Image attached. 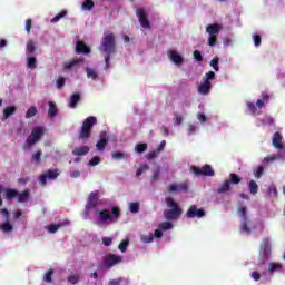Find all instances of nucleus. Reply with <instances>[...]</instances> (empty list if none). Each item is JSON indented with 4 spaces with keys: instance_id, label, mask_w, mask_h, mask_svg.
Segmentation results:
<instances>
[{
    "instance_id": "603ef678",
    "label": "nucleus",
    "mask_w": 285,
    "mask_h": 285,
    "mask_svg": "<svg viewBox=\"0 0 285 285\" xmlns=\"http://www.w3.org/2000/svg\"><path fill=\"white\" fill-rule=\"evenodd\" d=\"M264 175V166H258L257 169L254 171V176L256 179H259Z\"/></svg>"
},
{
    "instance_id": "680f3d73",
    "label": "nucleus",
    "mask_w": 285,
    "mask_h": 285,
    "mask_svg": "<svg viewBox=\"0 0 285 285\" xmlns=\"http://www.w3.org/2000/svg\"><path fill=\"white\" fill-rule=\"evenodd\" d=\"M68 282H69V284H78V283H79V276H77V275H70V276L68 277Z\"/></svg>"
},
{
    "instance_id": "a211bd4d",
    "label": "nucleus",
    "mask_w": 285,
    "mask_h": 285,
    "mask_svg": "<svg viewBox=\"0 0 285 285\" xmlns=\"http://www.w3.org/2000/svg\"><path fill=\"white\" fill-rule=\"evenodd\" d=\"M18 204H26V202L30 200V190L29 189H24L21 193L18 191Z\"/></svg>"
},
{
    "instance_id": "39448f33",
    "label": "nucleus",
    "mask_w": 285,
    "mask_h": 285,
    "mask_svg": "<svg viewBox=\"0 0 285 285\" xmlns=\"http://www.w3.org/2000/svg\"><path fill=\"white\" fill-rule=\"evenodd\" d=\"M222 30V24H209L206 27V32H208V46L213 48L217 43V35H219V31Z\"/></svg>"
},
{
    "instance_id": "de8ad7c7",
    "label": "nucleus",
    "mask_w": 285,
    "mask_h": 285,
    "mask_svg": "<svg viewBox=\"0 0 285 285\" xmlns=\"http://www.w3.org/2000/svg\"><path fill=\"white\" fill-rule=\"evenodd\" d=\"M41 155H42V151H41V149H39L36 154L32 155L31 159L33 161H36V164H40L41 163Z\"/></svg>"
},
{
    "instance_id": "aec40b11",
    "label": "nucleus",
    "mask_w": 285,
    "mask_h": 285,
    "mask_svg": "<svg viewBox=\"0 0 285 285\" xmlns=\"http://www.w3.org/2000/svg\"><path fill=\"white\" fill-rule=\"evenodd\" d=\"M210 88H213V85L204 80V82L198 86V92L199 95H208L210 92Z\"/></svg>"
},
{
    "instance_id": "bb28decb",
    "label": "nucleus",
    "mask_w": 285,
    "mask_h": 285,
    "mask_svg": "<svg viewBox=\"0 0 285 285\" xmlns=\"http://www.w3.org/2000/svg\"><path fill=\"white\" fill-rule=\"evenodd\" d=\"M248 188H249L250 195H257V193L259 190V185H257V183L255 180H250L248 183Z\"/></svg>"
},
{
    "instance_id": "2eb2a0df",
    "label": "nucleus",
    "mask_w": 285,
    "mask_h": 285,
    "mask_svg": "<svg viewBox=\"0 0 285 285\" xmlns=\"http://www.w3.org/2000/svg\"><path fill=\"white\" fill-rule=\"evenodd\" d=\"M98 204H99V190L91 191L88 197L89 208H97Z\"/></svg>"
},
{
    "instance_id": "f8f14e48",
    "label": "nucleus",
    "mask_w": 285,
    "mask_h": 285,
    "mask_svg": "<svg viewBox=\"0 0 285 285\" xmlns=\"http://www.w3.org/2000/svg\"><path fill=\"white\" fill-rule=\"evenodd\" d=\"M124 262V256H119L117 254H108L106 266L107 268H112V266H117V264H121Z\"/></svg>"
},
{
    "instance_id": "e433bc0d",
    "label": "nucleus",
    "mask_w": 285,
    "mask_h": 285,
    "mask_svg": "<svg viewBox=\"0 0 285 285\" xmlns=\"http://www.w3.org/2000/svg\"><path fill=\"white\" fill-rule=\"evenodd\" d=\"M86 72H87L88 79H92L94 81L98 77L97 71H95V69H92V68H87Z\"/></svg>"
},
{
    "instance_id": "0eeeda50",
    "label": "nucleus",
    "mask_w": 285,
    "mask_h": 285,
    "mask_svg": "<svg viewBox=\"0 0 285 285\" xmlns=\"http://www.w3.org/2000/svg\"><path fill=\"white\" fill-rule=\"evenodd\" d=\"M43 135V127H35L31 134L27 137L26 144L27 146L31 147L37 144L41 139Z\"/></svg>"
},
{
    "instance_id": "4be33fe9",
    "label": "nucleus",
    "mask_w": 285,
    "mask_h": 285,
    "mask_svg": "<svg viewBox=\"0 0 285 285\" xmlns=\"http://www.w3.org/2000/svg\"><path fill=\"white\" fill-rule=\"evenodd\" d=\"M14 112H17V107L16 106L6 107L3 109L2 121H6V119H10V117H12V115H14Z\"/></svg>"
},
{
    "instance_id": "f3484780",
    "label": "nucleus",
    "mask_w": 285,
    "mask_h": 285,
    "mask_svg": "<svg viewBox=\"0 0 285 285\" xmlns=\"http://www.w3.org/2000/svg\"><path fill=\"white\" fill-rule=\"evenodd\" d=\"M88 153H90V147L88 146H82V147H76L71 154L75 156V157H83L85 155H88Z\"/></svg>"
},
{
    "instance_id": "5fc2aeb1",
    "label": "nucleus",
    "mask_w": 285,
    "mask_h": 285,
    "mask_svg": "<svg viewBox=\"0 0 285 285\" xmlns=\"http://www.w3.org/2000/svg\"><path fill=\"white\" fill-rule=\"evenodd\" d=\"M101 163V158L99 156H95L89 160V166H98Z\"/></svg>"
},
{
    "instance_id": "f257e3e1",
    "label": "nucleus",
    "mask_w": 285,
    "mask_h": 285,
    "mask_svg": "<svg viewBox=\"0 0 285 285\" xmlns=\"http://www.w3.org/2000/svg\"><path fill=\"white\" fill-rule=\"evenodd\" d=\"M100 52H106L105 62L106 66L110 63L111 55L117 52V41L115 39V33H108L102 38L101 46L99 48Z\"/></svg>"
},
{
    "instance_id": "052dcab7",
    "label": "nucleus",
    "mask_w": 285,
    "mask_h": 285,
    "mask_svg": "<svg viewBox=\"0 0 285 285\" xmlns=\"http://www.w3.org/2000/svg\"><path fill=\"white\" fill-rule=\"evenodd\" d=\"M168 193H179V186L177 184L169 185Z\"/></svg>"
},
{
    "instance_id": "864d4df0",
    "label": "nucleus",
    "mask_w": 285,
    "mask_h": 285,
    "mask_svg": "<svg viewBox=\"0 0 285 285\" xmlns=\"http://www.w3.org/2000/svg\"><path fill=\"white\" fill-rule=\"evenodd\" d=\"M253 39H254L255 47L259 48L262 46V36L256 33L253 36Z\"/></svg>"
},
{
    "instance_id": "393cba45",
    "label": "nucleus",
    "mask_w": 285,
    "mask_h": 285,
    "mask_svg": "<svg viewBox=\"0 0 285 285\" xmlns=\"http://www.w3.org/2000/svg\"><path fill=\"white\" fill-rule=\"evenodd\" d=\"M82 61H83V59L77 58V59L70 60L68 62H65V69L72 70V68H75V66H79Z\"/></svg>"
},
{
    "instance_id": "8fccbe9b",
    "label": "nucleus",
    "mask_w": 285,
    "mask_h": 285,
    "mask_svg": "<svg viewBox=\"0 0 285 285\" xmlns=\"http://www.w3.org/2000/svg\"><path fill=\"white\" fill-rule=\"evenodd\" d=\"M129 210L134 214L139 213V203H130Z\"/></svg>"
},
{
    "instance_id": "37998d69",
    "label": "nucleus",
    "mask_w": 285,
    "mask_h": 285,
    "mask_svg": "<svg viewBox=\"0 0 285 285\" xmlns=\"http://www.w3.org/2000/svg\"><path fill=\"white\" fill-rule=\"evenodd\" d=\"M53 271L49 269L46 272V274L43 275V282L50 283L52 282V275H53Z\"/></svg>"
},
{
    "instance_id": "412c9836",
    "label": "nucleus",
    "mask_w": 285,
    "mask_h": 285,
    "mask_svg": "<svg viewBox=\"0 0 285 285\" xmlns=\"http://www.w3.org/2000/svg\"><path fill=\"white\" fill-rule=\"evenodd\" d=\"M48 106H49V109H48L47 115H48L49 119L57 117V115L59 112V108H57V104L49 101Z\"/></svg>"
},
{
    "instance_id": "ea45409f",
    "label": "nucleus",
    "mask_w": 285,
    "mask_h": 285,
    "mask_svg": "<svg viewBox=\"0 0 285 285\" xmlns=\"http://www.w3.org/2000/svg\"><path fill=\"white\" fill-rule=\"evenodd\" d=\"M268 271H271V273H275V271H282V264L279 263H271Z\"/></svg>"
},
{
    "instance_id": "f704fd0d",
    "label": "nucleus",
    "mask_w": 285,
    "mask_h": 285,
    "mask_svg": "<svg viewBox=\"0 0 285 285\" xmlns=\"http://www.w3.org/2000/svg\"><path fill=\"white\" fill-rule=\"evenodd\" d=\"M277 159H282V155L279 154H272L264 158V161L271 163V161H277Z\"/></svg>"
},
{
    "instance_id": "72a5a7b5",
    "label": "nucleus",
    "mask_w": 285,
    "mask_h": 285,
    "mask_svg": "<svg viewBox=\"0 0 285 285\" xmlns=\"http://www.w3.org/2000/svg\"><path fill=\"white\" fill-rule=\"evenodd\" d=\"M95 8V1L85 0L82 3V10H92Z\"/></svg>"
},
{
    "instance_id": "13d9d810",
    "label": "nucleus",
    "mask_w": 285,
    "mask_h": 285,
    "mask_svg": "<svg viewBox=\"0 0 285 285\" xmlns=\"http://www.w3.org/2000/svg\"><path fill=\"white\" fill-rule=\"evenodd\" d=\"M153 239H154V237L151 234L141 236V242H144V244H150V243H153Z\"/></svg>"
},
{
    "instance_id": "69168bd1",
    "label": "nucleus",
    "mask_w": 285,
    "mask_h": 285,
    "mask_svg": "<svg viewBox=\"0 0 285 285\" xmlns=\"http://www.w3.org/2000/svg\"><path fill=\"white\" fill-rule=\"evenodd\" d=\"M247 108H248V110H250V112H252L253 115H255V114L257 112V106H256L254 102H249V104L247 105Z\"/></svg>"
},
{
    "instance_id": "473e14b6",
    "label": "nucleus",
    "mask_w": 285,
    "mask_h": 285,
    "mask_svg": "<svg viewBox=\"0 0 285 285\" xmlns=\"http://www.w3.org/2000/svg\"><path fill=\"white\" fill-rule=\"evenodd\" d=\"M37 115V107L31 106L26 112V119H32Z\"/></svg>"
},
{
    "instance_id": "e2e57ef3",
    "label": "nucleus",
    "mask_w": 285,
    "mask_h": 285,
    "mask_svg": "<svg viewBox=\"0 0 285 285\" xmlns=\"http://www.w3.org/2000/svg\"><path fill=\"white\" fill-rule=\"evenodd\" d=\"M121 282H124V277H119L117 279H111L108 282V285H121Z\"/></svg>"
},
{
    "instance_id": "423d86ee",
    "label": "nucleus",
    "mask_w": 285,
    "mask_h": 285,
    "mask_svg": "<svg viewBox=\"0 0 285 285\" xmlns=\"http://www.w3.org/2000/svg\"><path fill=\"white\" fill-rule=\"evenodd\" d=\"M191 170L196 177H215V170L210 165H205L203 168L191 166Z\"/></svg>"
},
{
    "instance_id": "dca6fc26",
    "label": "nucleus",
    "mask_w": 285,
    "mask_h": 285,
    "mask_svg": "<svg viewBox=\"0 0 285 285\" xmlns=\"http://www.w3.org/2000/svg\"><path fill=\"white\" fill-rule=\"evenodd\" d=\"M90 47H88V45H86V42L83 41H78L76 43V53L77 55H90Z\"/></svg>"
},
{
    "instance_id": "0e129e2a",
    "label": "nucleus",
    "mask_w": 285,
    "mask_h": 285,
    "mask_svg": "<svg viewBox=\"0 0 285 285\" xmlns=\"http://www.w3.org/2000/svg\"><path fill=\"white\" fill-rule=\"evenodd\" d=\"M186 190H188V184L181 183L178 185V193H186Z\"/></svg>"
},
{
    "instance_id": "ddd939ff",
    "label": "nucleus",
    "mask_w": 285,
    "mask_h": 285,
    "mask_svg": "<svg viewBox=\"0 0 285 285\" xmlns=\"http://www.w3.org/2000/svg\"><path fill=\"white\" fill-rule=\"evenodd\" d=\"M107 146H108V134L106 131H101L99 135V140L96 144V148L101 153L106 150Z\"/></svg>"
},
{
    "instance_id": "1a4fd4ad",
    "label": "nucleus",
    "mask_w": 285,
    "mask_h": 285,
    "mask_svg": "<svg viewBox=\"0 0 285 285\" xmlns=\"http://www.w3.org/2000/svg\"><path fill=\"white\" fill-rule=\"evenodd\" d=\"M136 16L138 17L141 28H145V30H150V21L148 20V16H146V9L142 7L138 8Z\"/></svg>"
},
{
    "instance_id": "c756f323",
    "label": "nucleus",
    "mask_w": 285,
    "mask_h": 285,
    "mask_svg": "<svg viewBox=\"0 0 285 285\" xmlns=\"http://www.w3.org/2000/svg\"><path fill=\"white\" fill-rule=\"evenodd\" d=\"M27 68H29L30 70H35L37 68V58L36 57L27 58Z\"/></svg>"
},
{
    "instance_id": "a18cd8bd",
    "label": "nucleus",
    "mask_w": 285,
    "mask_h": 285,
    "mask_svg": "<svg viewBox=\"0 0 285 285\" xmlns=\"http://www.w3.org/2000/svg\"><path fill=\"white\" fill-rule=\"evenodd\" d=\"M215 79V72L214 71H208L205 73L204 81H207V83H210Z\"/></svg>"
},
{
    "instance_id": "cd10ccee",
    "label": "nucleus",
    "mask_w": 285,
    "mask_h": 285,
    "mask_svg": "<svg viewBox=\"0 0 285 285\" xmlns=\"http://www.w3.org/2000/svg\"><path fill=\"white\" fill-rule=\"evenodd\" d=\"M6 193V199H14V197H18L19 190L8 188L4 190Z\"/></svg>"
},
{
    "instance_id": "6ab92c4d",
    "label": "nucleus",
    "mask_w": 285,
    "mask_h": 285,
    "mask_svg": "<svg viewBox=\"0 0 285 285\" xmlns=\"http://www.w3.org/2000/svg\"><path fill=\"white\" fill-rule=\"evenodd\" d=\"M246 210H248L246 204L244 202H239L237 207V215H239L242 219H248V214Z\"/></svg>"
},
{
    "instance_id": "a19ab883",
    "label": "nucleus",
    "mask_w": 285,
    "mask_h": 285,
    "mask_svg": "<svg viewBox=\"0 0 285 285\" xmlns=\"http://www.w3.org/2000/svg\"><path fill=\"white\" fill-rule=\"evenodd\" d=\"M160 230H171L173 223L170 222H164L159 225Z\"/></svg>"
},
{
    "instance_id": "9b49d317",
    "label": "nucleus",
    "mask_w": 285,
    "mask_h": 285,
    "mask_svg": "<svg viewBox=\"0 0 285 285\" xmlns=\"http://www.w3.org/2000/svg\"><path fill=\"white\" fill-rule=\"evenodd\" d=\"M282 141H284V137L279 131H276L272 138V146H274L276 150H283V155H285L284 142Z\"/></svg>"
},
{
    "instance_id": "20e7f679",
    "label": "nucleus",
    "mask_w": 285,
    "mask_h": 285,
    "mask_svg": "<svg viewBox=\"0 0 285 285\" xmlns=\"http://www.w3.org/2000/svg\"><path fill=\"white\" fill-rule=\"evenodd\" d=\"M97 124V117L90 116L86 118L82 122L80 132L78 135V139L80 141H86V139H90V135L92 132V127Z\"/></svg>"
},
{
    "instance_id": "a878e982",
    "label": "nucleus",
    "mask_w": 285,
    "mask_h": 285,
    "mask_svg": "<svg viewBox=\"0 0 285 285\" xmlns=\"http://www.w3.org/2000/svg\"><path fill=\"white\" fill-rule=\"evenodd\" d=\"M35 50H37V47L35 46L33 40H28L27 41V47H26V55L30 57V55L35 53Z\"/></svg>"
},
{
    "instance_id": "7ed1b4c3",
    "label": "nucleus",
    "mask_w": 285,
    "mask_h": 285,
    "mask_svg": "<svg viewBox=\"0 0 285 285\" xmlns=\"http://www.w3.org/2000/svg\"><path fill=\"white\" fill-rule=\"evenodd\" d=\"M165 202L167 204V208H171L164 212L165 219H167V222H175V219H179V217H181L183 210L177 202H175L173 197H167Z\"/></svg>"
},
{
    "instance_id": "c9c22d12",
    "label": "nucleus",
    "mask_w": 285,
    "mask_h": 285,
    "mask_svg": "<svg viewBox=\"0 0 285 285\" xmlns=\"http://www.w3.org/2000/svg\"><path fill=\"white\" fill-rule=\"evenodd\" d=\"M210 66L212 68L215 70V72H219V57H215L212 61H210Z\"/></svg>"
},
{
    "instance_id": "4468645a",
    "label": "nucleus",
    "mask_w": 285,
    "mask_h": 285,
    "mask_svg": "<svg viewBox=\"0 0 285 285\" xmlns=\"http://www.w3.org/2000/svg\"><path fill=\"white\" fill-rule=\"evenodd\" d=\"M167 56L170 59V61H173V63H175V66L184 65V57H181V55H179L177 51L169 50V51H167Z\"/></svg>"
},
{
    "instance_id": "79ce46f5",
    "label": "nucleus",
    "mask_w": 285,
    "mask_h": 285,
    "mask_svg": "<svg viewBox=\"0 0 285 285\" xmlns=\"http://www.w3.org/2000/svg\"><path fill=\"white\" fill-rule=\"evenodd\" d=\"M230 184H235V185H237V184H239L240 181H242V177H239V175H237V174H230Z\"/></svg>"
},
{
    "instance_id": "58836bf2",
    "label": "nucleus",
    "mask_w": 285,
    "mask_h": 285,
    "mask_svg": "<svg viewBox=\"0 0 285 285\" xmlns=\"http://www.w3.org/2000/svg\"><path fill=\"white\" fill-rule=\"evenodd\" d=\"M0 228H1V230L3 232V233H10V232H12V225L10 224V222H6L4 224H2L1 226H0Z\"/></svg>"
},
{
    "instance_id": "b1692460",
    "label": "nucleus",
    "mask_w": 285,
    "mask_h": 285,
    "mask_svg": "<svg viewBox=\"0 0 285 285\" xmlns=\"http://www.w3.org/2000/svg\"><path fill=\"white\" fill-rule=\"evenodd\" d=\"M81 101V95L79 94H72L69 99V108H77V104Z\"/></svg>"
},
{
    "instance_id": "5701e85b",
    "label": "nucleus",
    "mask_w": 285,
    "mask_h": 285,
    "mask_svg": "<svg viewBox=\"0 0 285 285\" xmlns=\"http://www.w3.org/2000/svg\"><path fill=\"white\" fill-rule=\"evenodd\" d=\"M230 190V180H225L222 185L218 186L217 193L218 195H224Z\"/></svg>"
},
{
    "instance_id": "6e6d98bb",
    "label": "nucleus",
    "mask_w": 285,
    "mask_h": 285,
    "mask_svg": "<svg viewBox=\"0 0 285 285\" xmlns=\"http://www.w3.org/2000/svg\"><path fill=\"white\" fill-rule=\"evenodd\" d=\"M161 175V170L158 168L154 171L153 176H151V181H158L159 177Z\"/></svg>"
},
{
    "instance_id": "7c9ffc66",
    "label": "nucleus",
    "mask_w": 285,
    "mask_h": 285,
    "mask_svg": "<svg viewBox=\"0 0 285 285\" xmlns=\"http://www.w3.org/2000/svg\"><path fill=\"white\" fill-rule=\"evenodd\" d=\"M135 150L136 153H138L139 155H141L142 153H146L148 150V144L142 142V144H137L135 146Z\"/></svg>"
},
{
    "instance_id": "2f4dec72",
    "label": "nucleus",
    "mask_w": 285,
    "mask_h": 285,
    "mask_svg": "<svg viewBox=\"0 0 285 285\" xmlns=\"http://www.w3.org/2000/svg\"><path fill=\"white\" fill-rule=\"evenodd\" d=\"M146 170H150V166H148V164L140 165V167L136 171V177H141V175L146 173Z\"/></svg>"
},
{
    "instance_id": "09e8293b",
    "label": "nucleus",
    "mask_w": 285,
    "mask_h": 285,
    "mask_svg": "<svg viewBox=\"0 0 285 285\" xmlns=\"http://www.w3.org/2000/svg\"><path fill=\"white\" fill-rule=\"evenodd\" d=\"M60 227H61V224H51L48 226L47 230L55 234V233H57V230L60 229Z\"/></svg>"
},
{
    "instance_id": "bf43d9fd",
    "label": "nucleus",
    "mask_w": 285,
    "mask_h": 285,
    "mask_svg": "<svg viewBox=\"0 0 285 285\" xmlns=\"http://www.w3.org/2000/svg\"><path fill=\"white\" fill-rule=\"evenodd\" d=\"M194 59H195L196 61H204V57L202 56V51L195 50V51H194Z\"/></svg>"
},
{
    "instance_id": "338daca9",
    "label": "nucleus",
    "mask_w": 285,
    "mask_h": 285,
    "mask_svg": "<svg viewBox=\"0 0 285 285\" xmlns=\"http://www.w3.org/2000/svg\"><path fill=\"white\" fill-rule=\"evenodd\" d=\"M102 244H104L105 246H112V238H110V237H104V238H102Z\"/></svg>"
},
{
    "instance_id": "c85d7f7f",
    "label": "nucleus",
    "mask_w": 285,
    "mask_h": 285,
    "mask_svg": "<svg viewBox=\"0 0 285 285\" xmlns=\"http://www.w3.org/2000/svg\"><path fill=\"white\" fill-rule=\"evenodd\" d=\"M240 233H245L246 235H250V227H248V219H242Z\"/></svg>"
},
{
    "instance_id": "c03bdc74",
    "label": "nucleus",
    "mask_w": 285,
    "mask_h": 285,
    "mask_svg": "<svg viewBox=\"0 0 285 285\" xmlns=\"http://www.w3.org/2000/svg\"><path fill=\"white\" fill-rule=\"evenodd\" d=\"M68 14L67 11H61L57 16H55L51 20L52 23H57L59 20L63 19V17Z\"/></svg>"
},
{
    "instance_id": "6e6552de",
    "label": "nucleus",
    "mask_w": 285,
    "mask_h": 285,
    "mask_svg": "<svg viewBox=\"0 0 285 285\" xmlns=\"http://www.w3.org/2000/svg\"><path fill=\"white\" fill-rule=\"evenodd\" d=\"M185 215L188 219H202V217H206V212L204 208H197V205H191Z\"/></svg>"
},
{
    "instance_id": "4d7b16f0",
    "label": "nucleus",
    "mask_w": 285,
    "mask_h": 285,
    "mask_svg": "<svg viewBox=\"0 0 285 285\" xmlns=\"http://www.w3.org/2000/svg\"><path fill=\"white\" fill-rule=\"evenodd\" d=\"M158 153H159V151H157V150H151V151H149V153L146 155L148 161H151V159L157 158V154H158Z\"/></svg>"
},
{
    "instance_id": "4c0bfd02",
    "label": "nucleus",
    "mask_w": 285,
    "mask_h": 285,
    "mask_svg": "<svg viewBox=\"0 0 285 285\" xmlns=\"http://www.w3.org/2000/svg\"><path fill=\"white\" fill-rule=\"evenodd\" d=\"M129 244H130V242H128V240H122V242L118 245L119 252H120V253H126V252L128 250Z\"/></svg>"
},
{
    "instance_id": "774afa93",
    "label": "nucleus",
    "mask_w": 285,
    "mask_h": 285,
    "mask_svg": "<svg viewBox=\"0 0 285 285\" xmlns=\"http://www.w3.org/2000/svg\"><path fill=\"white\" fill-rule=\"evenodd\" d=\"M197 119L200 121V124H206V115L198 112Z\"/></svg>"
},
{
    "instance_id": "3c124183",
    "label": "nucleus",
    "mask_w": 285,
    "mask_h": 285,
    "mask_svg": "<svg viewBox=\"0 0 285 285\" xmlns=\"http://www.w3.org/2000/svg\"><path fill=\"white\" fill-rule=\"evenodd\" d=\"M112 159H125L126 154L121 153V151H114L111 154Z\"/></svg>"
},
{
    "instance_id": "9d476101",
    "label": "nucleus",
    "mask_w": 285,
    "mask_h": 285,
    "mask_svg": "<svg viewBox=\"0 0 285 285\" xmlns=\"http://www.w3.org/2000/svg\"><path fill=\"white\" fill-rule=\"evenodd\" d=\"M59 177V169H50L39 178L40 186H46L48 179H57Z\"/></svg>"
},
{
    "instance_id": "f03ea898",
    "label": "nucleus",
    "mask_w": 285,
    "mask_h": 285,
    "mask_svg": "<svg viewBox=\"0 0 285 285\" xmlns=\"http://www.w3.org/2000/svg\"><path fill=\"white\" fill-rule=\"evenodd\" d=\"M120 217L121 208L118 206L112 207L110 214L108 213V209L98 212V222H100V224H116V222H119Z\"/></svg>"
},
{
    "instance_id": "49530a36",
    "label": "nucleus",
    "mask_w": 285,
    "mask_h": 285,
    "mask_svg": "<svg viewBox=\"0 0 285 285\" xmlns=\"http://www.w3.org/2000/svg\"><path fill=\"white\" fill-rule=\"evenodd\" d=\"M56 86H57L58 90H61V88H63V86H66V78L59 77L56 80Z\"/></svg>"
}]
</instances>
